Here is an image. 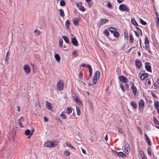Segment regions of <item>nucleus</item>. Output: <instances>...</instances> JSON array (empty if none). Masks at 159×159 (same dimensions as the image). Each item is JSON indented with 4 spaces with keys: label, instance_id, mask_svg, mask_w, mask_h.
Returning <instances> with one entry per match:
<instances>
[{
    "label": "nucleus",
    "instance_id": "f257e3e1",
    "mask_svg": "<svg viewBox=\"0 0 159 159\" xmlns=\"http://www.w3.org/2000/svg\"><path fill=\"white\" fill-rule=\"evenodd\" d=\"M144 44L145 45V49L148 51V53L151 54L152 52L150 50L149 41L147 36L145 38Z\"/></svg>",
    "mask_w": 159,
    "mask_h": 159
},
{
    "label": "nucleus",
    "instance_id": "f03ea898",
    "mask_svg": "<svg viewBox=\"0 0 159 159\" xmlns=\"http://www.w3.org/2000/svg\"><path fill=\"white\" fill-rule=\"evenodd\" d=\"M119 9L122 11H126L129 12L130 9L126 5L122 4L120 5Z\"/></svg>",
    "mask_w": 159,
    "mask_h": 159
},
{
    "label": "nucleus",
    "instance_id": "7ed1b4c3",
    "mask_svg": "<svg viewBox=\"0 0 159 159\" xmlns=\"http://www.w3.org/2000/svg\"><path fill=\"white\" fill-rule=\"evenodd\" d=\"M100 73L98 70H97L95 73L93 79V83L95 84L97 81L99 79L100 77Z\"/></svg>",
    "mask_w": 159,
    "mask_h": 159
},
{
    "label": "nucleus",
    "instance_id": "20e7f679",
    "mask_svg": "<svg viewBox=\"0 0 159 159\" xmlns=\"http://www.w3.org/2000/svg\"><path fill=\"white\" fill-rule=\"evenodd\" d=\"M64 87L63 81L61 80L59 81L57 84V90L59 91L62 90Z\"/></svg>",
    "mask_w": 159,
    "mask_h": 159
},
{
    "label": "nucleus",
    "instance_id": "39448f33",
    "mask_svg": "<svg viewBox=\"0 0 159 159\" xmlns=\"http://www.w3.org/2000/svg\"><path fill=\"white\" fill-rule=\"evenodd\" d=\"M145 103L142 99H141L139 104V110L140 111H142L144 107Z\"/></svg>",
    "mask_w": 159,
    "mask_h": 159
},
{
    "label": "nucleus",
    "instance_id": "423d86ee",
    "mask_svg": "<svg viewBox=\"0 0 159 159\" xmlns=\"http://www.w3.org/2000/svg\"><path fill=\"white\" fill-rule=\"evenodd\" d=\"M46 106L47 108L49 110L52 111V104L48 101H46Z\"/></svg>",
    "mask_w": 159,
    "mask_h": 159
},
{
    "label": "nucleus",
    "instance_id": "0eeeda50",
    "mask_svg": "<svg viewBox=\"0 0 159 159\" xmlns=\"http://www.w3.org/2000/svg\"><path fill=\"white\" fill-rule=\"evenodd\" d=\"M120 81L122 83H128V80L127 78L124 76L121 75L119 77Z\"/></svg>",
    "mask_w": 159,
    "mask_h": 159
},
{
    "label": "nucleus",
    "instance_id": "6e6552de",
    "mask_svg": "<svg viewBox=\"0 0 159 159\" xmlns=\"http://www.w3.org/2000/svg\"><path fill=\"white\" fill-rule=\"evenodd\" d=\"M145 68L146 70L149 72H152V70L151 68L150 63L149 62H146L145 63Z\"/></svg>",
    "mask_w": 159,
    "mask_h": 159
},
{
    "label": "nucleus",
    "instance_id": "1a4fd4ad",
    "mask_svg": "<svg viewBox=\"0 0 159 159\" xmlns=\"http://www.w3.org/2000/svg\"><path fill=\"white\" fill-rule=\"evenodd\" d=\"M23 68L25 72L27 74L29 73L31 71V69L30 66L28 65H25Z\"/></svg>",
    "mask_w": 159,
    "mask_h": 159
},
{
    "label": "nucleus",
    "instance_id": "9d476101",
    "mask_svg": "<svg viewBox=\"0 0 159 159\" xmlns=\"http://www.w3.org/2000/svg\"><path fill=\"white\" fill-rule=\"evenodd\" d=\"M125 152L127 154H128L130 151V148L129 145L126 143L125 146Z\"/></svg>",
    "mask_w": 159,
    "mask_h": 159
},
{
    "label": "nucleus",
    "instance_id": "9b49d317",
    "mask_svg": "<svg viewBox=\"0 0 159 159\" xmlns=\"http://www.w3.org/2000/svg\"><path fill=\"white\" fill-rule=\"evenodd\" d=\"M135 65L137 68L139 69L141 68L142 65L141 62L138 60L136 59L135 61Z\"/></svg>",
    "mask_w": 159,
    "mask_h": 159
},
{
    "label": "nucleus",
    "instance_id": "f8f14e48",
    "mask_svg": "<svg viewBox=\"0 0 159 159\" xmlns=\"http://www.w3.org/2000/svg\"><path fill=\"white\" fill-rule=\"evenodd\" d=\"M145 139L146 140V142L148 143V145H151V141L149 139L148 135L146 134H144Z\"/></svg>",
    "mask_w": 159,
    "mask_h": 159
},
{
    "label": "nucleus",
    "instance_id": "ddd939ff",
    "mask_svg": "<svg viewBox=\"0 0 159 159\" xmlns=\"http://www.w3.org/2000/svg\"><path fill=\"white\" fill-rule=\"evenodd\" d=\"M22 121H24V117L23 116H21L18 119V124L21 128L24 127L22 123Z\"/></svg>",
    "mask_w": 159,
    "mask_h": 159
},
{
    "label": "nucleus",
    "instance_id": "4468645a",
    "mask_svg": "<svg viewBox=\"0 0 159 159\" xmlns=\"http://www.w3.org/2000/svg\"><path fill=\"white\" fill-rule=\"evenodd\" d=\"M72 42L73 45L76 46L78 45V43L75 37L73 38L72 39Z\"/></svg>",
    "mask_w": 159,
    "mask_h": 159
},
{
    "label": "nucleus",
    "instance_id": "2eb2a0df",
    "mask_svg": "<svg viewBox=\"0 0 159 159\" xmlns=\"http://www.w3.org/2000/svg\"><path fill=\"white\" fill-rule=\"evenodd\" d=\"M109 20L107 19H101L99 21V24L100 25H102L105 24L106 22L108 21Z\"/></svg>",
    "mask_w": 159,
    "mask_h": 159
},
{
    "label": "nucleus",
    "instance_id": "dca6fc26",
    "mask_svg": "<svg viewBox=\"0 0 159 159\" xmlns=\"http://www.w3.org/2000/svg\"><path fill=\"white\" fill-rule=\"evenodd\" d=\"M131 89L132 90L133 93L134 95L135 96L138 94V92L136 87H131Z\"/></svg>",
    "mask_w": 159,
    "mask_h": 159
},
{
    "label": "nucleus",
    "instance_id": "f3484780",
    "mask_svg": "<svg viewBox=\"0 0 159 159\" xmlns=\"http://www.w3.org/2000/svg\"><path fill=\"white\" fill-rule=\"evenodd\" d=\"M149 76V75L148 73H144L142 74L140 76V78L141 80H143L145 79Z\"/></svg>",
    "mask_w": 159,
    "mask_h": 159
},
{
    "label": "nucleus",
    "instance_id": "a211bd4d",
    "mask_svg": "<svg viewBox=\"0 0 159 159\" xmlns=\"http://www.w3.org/2000/svg\"><path fill=\"white\" fill-rule=\"evenodd\" d=\"M52 141H48L44 143V146L46 147L52 148Z\"/></svg>",
    "mask_w": 159,
    "mask_h": 159
},
{
    "label": "nucleus",
    "instance_id": "6ab92c4d",
    "mask_svg": "<svg viewBox=\"0 0 159 159\" xmlns=\"http://www.w3.org/2000/svg\"><path fill=\"white\" fill-rule=\"evenodd\" d=\"M108 30L111 32L113 33L117 30L116 28L113 27H109L108 28Z\"/></svg>",
    "mask_w": 159,
    "mask_h": 159
},
{
    "label": "nucleus",
    "instance_id": "aec40b11",
    "mask_svg": "<svg viewBox=\"0 0 159 159\" xmlns=\"http://www.w3.org/2000/svg\"><path fill=\"white\" fill-rule=\"evenodd\" d=\"M130 105L134 109H136L137 107V105L136 103L134 101H131L130 103Z\"/></svg>",
    "mask_w": 159,
    "mask_h": 159
},
{
    "label": "nucleus",
    "instance_id": "412c9836",
    "mask_svg": "<svg viewBox=\"0 0 159 159\" xmlns=\"http://www.w3.org/2000/svg\"><path fill=\"white\" fill-rule=\"evenodd\" d=\"M54 57L56 60L58 62H60V57L59 55L58 54H55Z\"/></svg>",
    "mask_w": 159,
    "mask_h": 159
},
{
    "label": "nucleus",
    "instance_id": "4be33fe9",
    "mask_svg": "<svg viewBox=\"0 0 159 159\" xmlns=\"http://www.w3.org/2000/svg\"><path fill=\"white\" fill-rule=\"evenodd\" d=\"M63 39L67 44H69L70 43V41L69 38L68 37H67L66 36H63Z\"/></svg>",
    "mask_w": 159,
    "mask_h": 159
},
{
    "label": "nucleus",
    "instance_id": "5701e85b",
    "mask_svg": "<svg viewBox=\"0 0 159 159\" xmlns=\"http://www.w3.org/2000/svg\"><path fill=\"white\" fill-rule=\"evenodd\" d=\"M52 147H55L57 146L58 142L57 141H54L52 142Z\"/></svg>",
    "mask_w": 159,
    "mask_h": 159
},
{
    "label": "nucleus",
    "instance_id": "b1692460",
    "mask_svg": "<svg viewBox=\"0 0 159 159\" xmlns=\"http://www.w3.org/2000/svg\"><path fill=\"white\" fill-rule=\"evenodd\" d=\"M118 155L120 157L124 158L126 156V155L122 152H120L118 153Z\"/></svg>",
    "mask_w": 159,
    "mask_h": 159
},
{
    "label": "nucleus",
    "instance_id": "393cba45",
    "mask_svg": "<svg viewBox=\"0 0 159 159\" xmlns=\"http://www.w3.org/2000/svg\"><path fill=\"white\" fill-rule=\"evenodd\" d=\"M131 22L134 25L136 26L138 25L135 20L134 18L131 19Z\"/></svg>",
    "mask_w": 159,
    "mask_h": 159
},
{
    "label": "nucleus",
    "instance_id": "a878e982",
    "mask_svg": "<svg viewBox=\"0 0 159 159\" xmlns=\"http://www.w3.org/2000/svg\"><path fill=\"white\" fill-rule=\"evenodd\" d=\"M73 98L76 102L78 103V104H80V103H81V102L79 99L78 96H74L73 97Z\"/></svg>",
    "mask_w": 159,
    "mask_h": 159
},
{
    "label": "nucleus",
    "instance_id": "bb28decb",
    "mask_svg": "<svg viewBox=\"0 0 159 159\" xmlns=\"http://www.w3.org/2000/svg\"><path fill=\"white\" fill-rule=\"evenodd\" d=\"M154 106L156 109L159 108V103L158 101H156L154 102Z\"/></svg>",
    "mask_w": 159,
    "mask_h": 159
},
{
    "label": "nucleus",
    "instance_id": "cd10ccee",
    "mask_svg": "<svg viewBox=\"0 0 159 159\" xmlns=\"http://www.w3.org/2000/svg\"><path fill=\"white\" fill-rule=\"evenodd\" d=\"M59 11L60 12V16L61 17H63L65 16V15L64 14V11H63V10L61 9H59Z\"/></svg>",
    "mask_w": 159,
    "mask_h": 159
},
{
    "label": "nucleus",
    "instance_id": "c85d7f7f",
    "mask_svg": "<svg viewBox=\"0 0 159 159\" xmlns=\"http://www.w3.org/2000/svg\"><path fill=\"white\" fill-rule=\"evenodd\" d=\"M79 21V20L78 18H75L74 20V24L76 26L78 25L79 24V23L78 22Z\"/></svg>",
    "mask_w": 159,
    "mask_h": 159
},
{
    "label": "nucleus",
    "instance_id": "c756f323",
    "mask_svg": "<svg viewBox=\"0 0 159 159\" xmlns=\"http://www.w3.org/2000/svg\"><path fill=\"white\" fill-rule=\"evenodd\" d=\"M113 35L114 37L116 38H118L119 36V32L117 31H115L114 33H113Z\"/></svg>",
    "mask_w": 159,
    "mask_h": 159
},
{
    "label": "nucleus",
    "instance_id": "7c9ffc66",
    "mask_svg": "<svg viewBox=\"0 0 159 159\" xmlns=\"http://www.w3.org/2000/svg\"><path fill=\"white\" fill-rule=\"evenodd\" d=\"M79 9L80 10L83 12L85 11L86 10V9L84 6L82 5L79 6Z\"/></svg>",
    "mask_w": 159,
    "mask_h": 159
},
{
    "label": "nucleus",
    "instance_id": "2f4dec72",
    "mask_svg": "<svg viewBox=\"0 0 159 159\" xmlns=\"http://www.w3.org/2000/svg\"><path fill=\"white\" fill-rule=\"evenodd\" d=\"M76 109L77 112V115L78 116H79L81 114V111L80 110V108L79 107H76Z\"/></svg>",
    "mask_w": 159,
    "mask_h": 159
},
{
    "label": "nucleus",
    "instance_id": "473e14b6",
    "mask_svg": "<svg viewBox=\"0 0 159 159\" xmlns=\"http://www.w3.org/2000/svg\"><path fill=\"white\" fill-rule=\"evenodd\" d=\"M153 120L154 121V123L155 124L157 125H159V122L156 117H153Z\"/></svg>",
    "mask_w": 159,
    "mask_h": 159
},
{
    "label": "nucleus",
    "instance_id": "72a5a7b5",
    "mask_svg": "<svg viewBox=\"0 0 159 159\" xmlns=\"http://www.w3.org/2000/svg\"><path fill=\"white\" fill-rule=\"evenodd\" d=\"M31 133V131L29 129H27L25 131V134L27 136L30 135Z\"/></svg>",
    "mask_w": 159,
    "mask_h": 159
},
{
    "label": "nucleus",
    "instance_id": "f704fd0d",
    "mask_svg": "<svg viewBox=\"0 0 159 159\" xmlns=\"http://www.w3.org/2000/svg\"><path fill=\"white\" fill-rule=\"evenodd\" d=\"M70 24V23L69 20H67L66 22V25L68 29H69V25Z\"/></svg>",
    "mask_w": 159,
    "mask_h": 159
},
{
    "label": "nucleus",
    "instance_id": "c9c22d12",
    "mask_svg": "<svg viewBox=\"0 0 159 159\" xmlns=\"http://www.w3.org/2000/svg\"><path fill=\"white\" fill-rule=\"evenodd\" d=\"M67 112L69 114H71L72 112V110L70 107H68L67 109Z\"/></svg>",
    "mask_w": 159,
    "mask_h": 159
},
{
    "label": "nucleus",
    "instance_id": "e433bc0d",
    "mask_svg": "<svg viewBox=\"0 0 159 159\" xmlns=\"http://www.w3.org/2000/svg\"><path fill=\"white\" fill-rule=\"evenodd\" d=\"M60 5L61 6H64L66 5V2L64 0H62L60 2Z\"/></svg>",
    "mask_w": 159,
    "mask_h": 159
},
{
    "label": "nucleus",
    "instance_id": "4c0bfd02",
    "mask_svg": "<svg viewBox=\"0 0 159 159\" xmlns=\"http://www.w3.org/2000/svg\"><path fill=\"white\" fill-rule=\"evenodd\" d=\"M66 144L67 146V147L70 148H74V147L71 145L69 143L66 142Z\"/></svg>",
    "mask_w": 159,
    "mask_h": 159
},
{
    "label": "nucleus",
    "instance_id": "58836bf2",
    "mask_svg": "<svg viewBox=\"0 0 159 159\" xmlns=\"http://www.w3.org/2000/svg\"><path fill=\"white\" fill-rule=\"evenodd\" d=\"M134 41V38L133 36L132 35H129V42L131 43H133Z\"/></svg>",
    "mask_w": 159,
    "mask_h": 159
},
{
    "label": "nucleus",
    "instance_id": "ea45409f",
    "mask_svg": "<svg viewBox=\"0 0 159 159\" xmlns=\"http://www.w3.org/2000/svg\"><path fill=\"white\" fill-rule=\"evenodd\" d=\"M103 34H106L107 36H109L110 35V33L107 30H104L103 32Z\"/></svg>",
    "mask_w": 159,
    "mask_h": 159
},
{
    "label": "nucleus",
    "instance_id": "a19ab883",
    "mask_svg": "<svg viewBox=\"0 0 159 159\" xmlns=\"http://www.w3.org/2000/svg\"><path fill=\"white\" fill-rule=\"evenodd\" d=\"M154 89H156L157 90H158L159 88L158 86H157V84L156 83H154Z\"/></svg>",
    "mask_w": 159,
    "mask_h": 159
},
{
    "label": "nucleus",
    "instance_id": "79ce46f5",
    "mask_svg": "<svg viewBox=\"0 0 159 159\" xmlns=\"http://www.w3.org/2000/svg\"><path fill=\"white\" fill-rule=\"evenodd\" d=\"M140 21L141 24L143 25H147V22L144 21L141 19H140Z\"/></svg>",
    "mask_w": 159,
    "mask_h": 159
},
{
    "label": "nucleus",
    "instance_id": "37998d69",
    "mask_svg": "<svg viewBox=\"0 0 159 159\" xmlns=\"http://www.w3.org/2000/svg\"><path fill=\"white\" fill-rule=\"evenodd\" d=\"M59 46L60 47H62L63 46V41L62 39H61L59 40Z\"/></svg>",
    "mask_w": 159,
    "mask_h": 159
},
{
    "label": "nucleus",
    "instance_id": "c03bdc74",
    "mask_svg": "<svg viewBox=\"0 0 159 159\" xmlns=\"http://www.w3.org/2000/svg\"><path fill=\"white\" fill-rule=\"evenodd\" d=\"M87 2L88 4L89 7H92V3H90V2L91 0H85Z\"/></svg>",
    "mask_w": 159,
    "mask_h": 159
},
{
    "label": "nucleus",
    "instance_id": "a18cd8bd",
    "mask_svg": "<svg viewBox=\"0 0 159 159\" xmlns=\"http://www.w3.org/2000/svg\"><path fill=\"white\" fill-rule=\"evenodd\" d=\"M60 116L63 119H66V117L64 114H61L60 115Z\"/></svg>",
    "mask_w": 159,
    "mask_h": 159
},
{
    "label": "nucleus",
    "instance_id": "49530a36",
    "mask_svg": "<svg viewBox=\"0 0 159 159\" xmlns=\"http://www.w3.org/2000/svg\"><path fill=\"white\" fill-rule=\"evenodd\" d=\"M120 88L121 89L122 91L123 92H125V87H124L123 85L122 84H120Z\"/></svg>",
    "mask_w": 159,
    "mask_h": 159
},
{
    "label": "nucleus",
    "instance_id": "de8ad7c7",
    "mask_svg": "<svg viewBox=\"0 0 159 159\" xmlns=\"http://www.w3.org/2000/svg\"><path fill=\"white\" fill-rule=\"evenodd\" d=\"M124 36L125 38H126V39H127L128 35V31H125L124 33Z\"/></svg>",
    "mask_w": 159,
    "mask_h": 159
},
{
    "label": "nucleus",
    "instance_id": "09e8293b",
    "mask_svg": "<svg viewBox=\"0 0 159 159\" xmlns=\"http://www.w3.org/2000/svg\"><path fill=\"white\" fill-rule=\"evenodd\" d=\"M139 154L141 157H142V156H143L145 155L144 153L142 151H139Z\"/></svg>",
    "mask_w": 159,
    "mask_h": 159
},
{
    "label": "nucleus",
    "instance_id": "8fccbe9b",
    "mask_svg": "<svg viewBox=\"0 0 159 159\" xmlns=\"http://www.w3.org/2000/svg\"><path fill=\"white\" fill-rule=\"evenodd\" d=\"M65 155L66 156H69L70 155V152L68 151H66L64 152Z\"/></svg>",
    "mask_w": 159,
    "mask_h": 159
},
{
    "label": "nucleus",
    "instance_id": "3c124183",
    "mask_svg": "<svg viewBox=\"0 0 159 159\" xmlns=\"http://www.w3.org/2000/svg\"><path fill=\"white\" fill-rule=\"evenodd\" d=\"M107 6L108 8H111L112 7V5L110 2H108L107 3Z\"/></svg>",
    "mask_w": 159,
    "mask_h": 159
},
{
    "label": "nucleus",
    "instance_id": "603ef678",
    "mask_svg": "<svg viewBox=\"0 0 159 159\" xmlns=\"http://www.w3.org/2000/svg\"><path fill=\"white\" fill-rule=\"evenodd\" d=\"M78 53L76 51H74L73 52V54L75 56V57H77L78 56Z\"/></svg>",
    "mask_w": 159,
    "mask_h": 159
},
{
    "label": "nucleus",
    "instance_id": "864d4df0",
    "mask_svg": "<svg viewBox=\"0 0 159 159\" xmlns=\"http://www.w3.org/2000/svg\"><path fill=\"white\" fill-rule=\"evenodd\" d=\"M146 81L147 82V83H148V84H149V85L150 84L151 82L150 80L149 79H148V78L146 80Z\"/></svg>",
    "mask_w": 159,
    "mask_h": 159
},
{
    "label": "nucleus",
    "instance_id": "5fc2aeb1",
    "mask_svg": "<svg viewBox=\"0 0 159 159\" xmlns=\"http://www.w3.org/2000/svg\"><path fill=\"white\" fill-rule=\"evenodd\" d=\"M83 76V74L82 72H80L79 75V77L82 78Z\"/></svg>",
    "mask_w": 159,
    "mask_h": 159
},
{
    "label": "nucleus",
    "instance_id": "6e6d98bb",
    "mask_svg": "<svg viewBox=\"0 0 159 159\" xmlns=\"http://www.w3.org/2000/svg\"><path fill=\"white\" fill-rule=\"evenodd\" d=\"M137 128L138 130L140 132V133H141V134L142 135L143 134V132L142 129H140V128L138 126L137 127Z\"/></svg>",
    "mask_w": 159,
    "mask_h": 159
},
{
    "label": "nucleus",
    "instance_id": "4d7b16f0",
    "mask_svg": "<svg viewBox=\"0 0 159 159\" xmlns=\"http://www.w3.org/2000/svg\"><path fill=\"white\" fill-rule=\"evenodd\" d=\"M148 151V154L150 155H151V150L149 148H148L147 150Z\"/></svg>",
    "mask_w": 159,
    "mask_h": 159
},
{
    "label": "nucleus",
    "instance_id": "13d9d810",
    "mask_svg": "<svg viewBox=\"0 0 159 159\" xmlns=\"http://www.w3.org/2000/svg\"><path fill=\"white\" fill-rule=\"evenodd\" d=\"M134 33L135 34L136 36L137 37H139V34L138 33V32H137V31H134Z\"/></svg>",
    "mask_w": 159,
    "mask_h": 159
},
{
    "label": "nucleus",
    "instance_id": "bf43d9fd",
    "mask_svg": "<svg viewBox=\"0 0 159 159\" xmlns=\"http://www.w3.org/2000/svg\"><path fill=\"white\" fill-rule=\"evenodd\" d=\"M119 132L121 134H122L123 133V130L121 128H119Z\"/></svg>",
    "mask_w": 159,
    "mask_h": 159
},
{
    "label": "nucleus",
    "instance_id": "052dcab7",
    "mask_svg": "<svg viewBox=\"0 0 159 159\" xmlns=\"http://www.w3.org/2000/svg\"><path fill=\"white\" fill-rule=\"evenodd\" d=\"M124 0H117V1L119 3H121L124 1Z\"/></svg>",
    "mask_w": 159,
    "mask_h": 159
},
{
    "label": "nucleus",
    "instance_id": "680f3d73",
    "mask_svg": "<svg viewBox=\"0 0 159 159\" xmlns=\"http://www.w3.org/2000/svg\"><path fill=\"white\" fill-rule=\"evenodd\" d=\"M87 67H88L89 70H92V69L90 65H88L87 66Z\"/></svg>",
    "mask_w": 159,
    "mask_h": 159
},
{
    "label": "nucleus",
    "instance_id": "e2e57ef3",
    "mask_svg": "<svg viewBox=\"0 0 159 159\" xmlns=\"http://www.w3.org/2000/svg\"><path fill=\"white\" fill-rule=\"evenodd\" d=\"M108 136L107 135V134L105 136V139L106 141H107L108 140Z\"/></svg>",
    "mask_w": 159,
    "mask_h": 159
},
{
    "label": "nucleus",
    "instance_id": "0e129e2a",
    "mask_svg": "<svg viewBox=\"0 0 159 159\" xmlns=\"http://www.w3.org/2000/svg\"><path fill=\"white\" fill-rule=\"evenodd\" d=\"M130 87H134V84L133 82H130Z\"/></svg>",
    "mask_w": 159,
    "mask_h": 159
},
{
    "label": "nucleus",
    "instance_id": "69168bd1",
    "mask_svg": "<svg viewBox=\"0 0 159 159\" xmlns=\"http://www.w3.org/2000/svg\"><path fill=\"white\" fill-rule=\"evenodd\" d=\"M44 119L45 122H48V119L47 117H45Z\"/></svg>",
    "mask_w": 159,
    "mask_h": 159
},
{
    "label": "nucleus",
    "instance_id": "338daca9",
    "mask_svg": "<svg viewBox=\"0 0 159 159\" xmlns=\"http://www.w3.org/2000/svg\"><path fill=\"white\" fill-rule=\"evenodd\" d=\"M152 95L153 98H157V96L155 95L154 93H152Z\"/></svg>",
    "mask_w": 159,
    "mask_h": 159
},
{
    "label": "nucleus",
    "instance_id": "774afa93",
    "mask_svg": "<svg viewBox=\"0 0 159 159\" xmlns=\"http://www.w3.org/2000/svg\"><path fill=\"white\" fill-rule=\"evenodd\" d=\"M141 157L142 158V159H147V157L145 155L143 156H142Z\"/></svg>",
    "mask_w": 159,
    "mask_h": 159
}]
</instances>
